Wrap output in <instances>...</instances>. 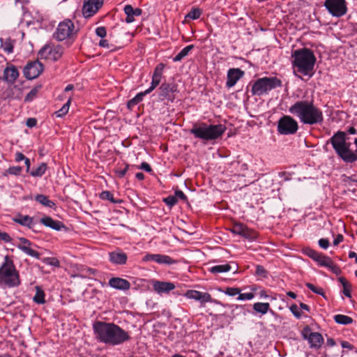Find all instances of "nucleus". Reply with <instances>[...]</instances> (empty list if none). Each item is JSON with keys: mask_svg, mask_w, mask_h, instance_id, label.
<instances>
[{"mask_svg": "<svg viewBox=\"0 0 357 357\" xmlns=\"http://www.w3.org/2000/svg\"><path fill=\"white\" fill-rule=\"evenodd\" d=\"M289 112L305 125H321L324 121L323 112L312 100L296 101L289 108Z\"/></svg>", "mask_w": 357, "mask_h": 357, "instance_id": "nucleus-1", "label": "nucleus"}, {"mask_svg": "<svg viewBox=\"0 0 357 357\" xmlns=\"http://www.w3.org/2000/svg\"><path fill=\"white\" fill-rule=\"evenodd\" d=\"M344 131L338 130L327 141L331 144L337 158L346 165H352L357 161V137L354 138V143L356 150L351 149V143Z\"/></svg>", "mask_w": 357, "mask_h": 357, "instance_id": "nucleus-2", "label": "nucleus"}, {"mask_svg": "<svg viewBox=\"0 0 357 357\" xmlns=\"http://www.w3.org/2000/svg\"><path fill=\"white\" fill-rule=\"evenodd\" d=\"M93 328L96 338L101 342L116 345L129 338L128 333L113 323L97 321L93 323Z\"/></svg>", "mask_w": 357, "mask_h": 357, "instance_id": "nucleus-3", "label": "nucleus"}, {"mask_svg": "<svg viewBox=\"0 0 357 357\" xmlns=\"http://www.w3.org/2000/svg\"><path fill=\"white\" fill-rule=\"evenodd\" d=\"M291 58L292 66L298 73L312 77L317 61L313 50L307 47L296 50L292 52Z\"/></svg>", "mask_w": 357, "mask_h": 357, "instance_id": "nucleus-4", "label": "nucleus"}, {"mask_svg": "<svg viewBox=\"0 0 357 357\" xmlns=\"http://www.w3.org/2000/svg\"><path fill=\"white\" fill-rule=\"evenodd\" d=\"M226 130L227 127L221 123L213 125L206 122H198L193 124L190 133L195 138L208 142L220 138Z\"/></svg>", "mask_w": 357, "mask_h": 357, "instance_id": "nucleus-5", "label": "nucleus"}, {"mask_svg": "<svg viewBox=\"0 0 357 357\" xmlns=\"http://www.w3.org/2000/svg\"><path fill=\"white\" fill-rule=\"evenodd\" d=\"M20 284V273L17 270L13 260L9 256L6 255L4 261L0 266V287L15 288L18 287Z\"/></svg>", "mask_w": 357, "mask_h": 357, "instance_id": "nucleus-6", "label": "nucleus"}, {"mask_svg": "<svg viewBox=\"0 0 357 357\" xmlns=\"http://www.w3.org/2000/svg\"><path fill=\"white\" fill-rule=\"evenodd\" d=\"M282 82L277 77H264L253 82L251 87L252 96H262L278 87H282Z\"/></svg>", "mask_w": 357, "mask_h": 357, "instance_id": "nucleus-7", "label": "nucleus"}, {"mask_svg": "<svg viewBox=\"0 0 357 357\" xmlns=\"http://www.w3.org/2000/svg\"><path fill=\"white\" fill-rule=\"evenodd\" d=\"M298 130V123L291 116L283 115L278 121L277 131L280 135H294Z\"/></svg>", "mask_w": 357, "mask_h": 357, "instance_id": "nucleus-8", "label": "nucleus"}, {"mask_svg": "<svg viewBox=\"0 0 357 357\" xmlns=\"http://www.w3.org/2000/svg\"><path fill=\"white\" fill-rule=\"evenodd\" d=\"M158 98L161 101L167 100L174 102L176 99L175 93L179 92L178 85L174 82H164L158 89Z\"/></svg>", "mask_w": 357, "mask_h": 357, "instance_id": "nucleus-9", "label": "nucleus"}, {"mask_svg": "<svg viewBox=\"0 0 357 357\" xmlns=\"http://www.w3.org/2000/svg\"><path fill=\"white\" fill-rule=\"evenodd\" d=\"M324 6L331 15L336 17L343 16L347 11L345 0H326Z\"/></svg>", "mask_w": 357, "mask_h": 357, "instance_id": "nucleus-10", "label": "nucleus"}, {"mask_svg": "<svg viewBox=\"0 0 357 357\" xmlns=\"http://www.w3.org/2000/svg\"><path fill=\"white\" fill-rule=\"evenodd\" d=\"M74 29V23L70 20H66L59 24L53 37L58 41L64 40L73 35Z\"/></svg>", "mask_w": 357, "mask_h": 357, "instance_id": "nucleus-11", "label": "nucleus"}, {"mask_svg": "<svg viewBox=\"0 0 357 357\" xmlns=\"http://www.w3.org/2000/svg\"><path fill=\"white\" fill-rule=\"evenodd\" d=\"M43 70V65L38 60L30 61L24 68V75L27 79H33L37 78Z\"/></svg>", "mask_w": 357, "mask_h": 357, "instance_id": "nucleus-12", "label": "nucleus"}, {"mask_svg": "<svg viewBox=\"0 0 357 357\" xmlns=\"http://www.w3.org/2000/svg\"><path fill=\"white\" fill-rule=\"evenodd\" d=\"M19 241L20 243L17 245L18 249L32 257L38 259H40V253L33 248V247H36L35 244L24 237H20Z\"/></svg>", "mask_w": 357, "mask_h": 357, "instance_id": "nucleus-13", "label": "nucleus"}, {"mask_svg": "<svg viewBox=\"0 0 357 357\" xmlns=\"http://www.w3.org/2000/svg\"><path fill=\"white\" fill-rule=\"evenodd\" d=\"M245 75V72L238 68H229L227 73V81L225 86L230 89L240 80Z\"/></svg>", "mask_w": 357, "mask_h": 357, "instance_id": "nucleus-14", "label": "nucleus"}, {"mask_svg": "<svg viewBox=\"0 0 357 357\" xmlns=\"http://www.w3.org/2000/svg\"><path fill=\"white\" fill-rule=\"evenodd\" d=\"M165 68V64L163 63H160L155 66L152 75L151 86L145 91V93H151L160 84Z\"/></svg>", "mask_w": 357, "mask_h": 357, "instance_id": "nucleus-15", "label": "nucleus"}, {"mask_svg": "<svg viewBox=\"0 0 357 357\" xmlns=\"http://www.w3.org/2000/svg\"><path fill=\"white\" fill-rule=\"evenodd\" d=\"M229 230L233 234L239 235L247 239H253L255 238V233L253 231L241 222H235Z\"/></svg>", "mask_w": 357, "mask_h": 357, "instance_id": "nucleus-16", "label": "nucleus"}, {"mask_svg": "<svg viewBox=\"0 0 357 357\" xmlns=\"http://www.w3.org/2000/svg\"><path fill=\"white\" fill-rule=\"evenodd\" d=\"M184 296L187 298L199 301L202 305H204L205 303L211 301V296L208 292H201L197 290L190 289L186 291Z\"/></svg>", "mask_w": 357, "mask_h": 357, "instance_id": "nucleus-17", "label": "nucleus"}, {"mask_svg": "<svg viewBox=\"0 0 357 357\" xmlns=\"http://www.w3.org/2000/svg\"><path fill=\"white\" fill-rule=\"evenodd\" d=\"M151 284L153 289L159 294H168L175 289V284L171 282L153 280Z\"/></svg>", "mask_w": 357, "mask_h": 357, "instance_id": "nucleus-18", "label": "nucleus"}, {"mask_svg": "<svg viewBox=\"0 0 357 357\" xmlns=\"http://www.w3.org/2000/svg\"><path fill=\"white\" fill-rule=\"evenodd\" d=\"M103 0H98L97 2H84L82 8L83 15L86 18L95 15L102 6Z\"/></svg>", "mask_w": 357, "mask_h": 357, "instance_id": "nucleus-19", "label": "nucleus"}, {"mask_svg": "<svg viewBox=\"0 0 357 357\" xmlns=\"http://www.w3.org/2000/svg\"><path fill=\"white\" fill-rule=\"evenodd\" d=\"M109 261L116 265H123L126 264L127 255L120 249L109 252Z\"/></svg>", "mask_w": 357, "mask_h": 357, "instance_id": "nucleus-20", "label": "nucleus"}, {"mask_svg": "<svg viewBox=\"0 0 357 357\" xmlns=\"http://www.w3.org/2000/svg\"><path fill=\"white\" fill-rule=\"evenodd\" d=\"M13 222H15L22 226L26 227L29 229L34 231L33 228H34L36 223L33 221V217H30L28 215H24L21 213H17L13 218Z\"/></svg>", "mask_w": 357, "mask_h": 357, "instance_id": "nucleus-21", "label": "nucleus"}, {"mask_svg": "<svg viewBox=\"0 0 357 357\" xmlns=\"http://www.w3.org/2000/svg\"><path fill=\"white\" fill-rule=\"evenodd\" d=\"M302 252L316 261L319 266H321V261H324L327 257L326 255H324L310 247L303 248L302 249Z\"/></svg>", "mask_w": 357, "mask_h": 357, "instance_id": "nucleus-22", "label": "nucleus"}, {"mask_svg": "<svg viewBox=\"0 0 357 357\" xmlns=\"http://www.w3.org/2000/svg\"><path fill=\"white\" fill-rule=\"evenodd\" d=\"M40 221L45 227H50L56 231H61L63 228H66L65 225L62 222L55 220L50 216L43 217Z\"/></svg>", "mask_w": 357, "mask_h": 357, "instance_id": "nucleus-23", "label": "nucleus"}, {"mask_svg": "<svg viewBox=\"0 0 357 357\" xmlns=\"http://www.w3.org/2000/svg\"><path fill=\"white\" fill-rule=\"evenodd\" d=\"M109 285L116 289L128 290L130 287V282L121 278H112L109 280Z\"/></svg>", "mask_w": 357, "mask_h": 357, "instance_id": "nucleus-24", "label": "nucleus"}, {"mask_svg": "<svg viewBox=\"0 0 357 357\" xmlns=\"http://www.w3.org/2000/svg\"><path fill=\"white\" fill-rule=\"evenodd\" d=\"M307 341L310 344V348L319 349L324 344V339L321 333L318 332H314L310 335Z\"/></svg>", "mask_w": 357, "mask_h": 357, "instance_id": "nucleus-25", "label": "nucleus"}, {"mask_svg": "<svg viewBox=\"0 0 357 357\" xmlns=\"http://www.w3.org/2000/svg\"><path fill=\"white\" fill-rule=\"evenodd\" d=\"M19 76V72L16 67L11 66L7 67L3 71V79L10 84H13Z\"/></svg>", "mask_w": 357, "mask_h": 357, "instance_id": "nucleus-26", "label": "nucleus"}, {"mask_svg": "<svg viewBox=\"0 0 357 357\" xmlns=\"http://www.w3.org/2000/svg\"><path fill=\"white\" fill-rule=\"evenodd\" d=\"M323 267L328 268L334 274L338 275L342 273L340 268L334 264L331 258L329 257H326L324 261H321V266Z\"/></svg>", "mask_w": 357, "mask_h": 357, "instance_id": "nucleus-27", "label": "nucleus"}, {"mask_svg": "<svg viewBox=\"0 0 357 357\" xmlns=\"http://www.w3.org/2000/svg\"><path fill=\"white\" fill-rule=\"evenodd\" d=\"M15 40L10 38H0L1 47L8 54L13 52Z\"/></svg>", "mask_w": 357, "mask_h": 357, "instance_id": "nucleus-28", "label": "nucleus"}, {"mask_svg": "<svg viewBox=\"0 0 357 357\" xmlns=\"http://www.w3.org/2000/svg\"><path fill=\"white\" fill-rule=\"evenodd\" d=\"M232 269V266L229 263L221 265H215L208 268V271L213 274L229 272Z\"/></svg>", "mask_w": 357, "mask_h": 357, "instance_id": "nucleus-29", "label": "nucleus"}, {"mask_svg": "<svg viewBox=\"0 0 357 357\" xmlns=\"http://www.w3.org/2000/svg\"><path fill=\"white\" fill-rule=\"evenodd\" d=\"M155 262L158 264L172 265L177 264L178 261L166 255L156 254Z\"/></svg>", "mask_w": 357, "mask_h": 357, "instance_id": "nucleus-30", "label": "nucleus"}, {"mask_svg": "<svg viewBox=\"0 0 357 357\" xmlns=\"http://www.w3.org/2000/svg\"><path fill=\"white\" fill-rule=\"evenodd\" d=\"M35 200L44 206L53 208L55 206V203L50 200L49 197L45 195L38 194L35 197Z\"/></svg>", "mask_w": 357, "mask_h": 357, "instance_id": "nucleus-31", "label": "nucleus"}, {"mask_svg": "<svg viewBox=\"0 0 357 357\" xmlns=\"http://www.w3.org/2000/svg\"><path fill=\"white\" fill-rule=\"evenodd\" d=\"M253 310L255 314H265L270 310V304L268 303L257 302L253 304Z\"/></svg>", "mask_w": 357, "mask_h": 357, "instance_id": "nucleus-32", "label": "nucleus"}, {"mask_svg": "<svg viewBox=\"0 0 357 357\" xmlns=\"http://www.w3.org/2000/svg\"><path fill=\"white\" fill-rule=\"evenodd\" d=\"M49 59H52L54 61H58L61 58L63 54V47L61 45H56L54 47H50Z\"/></svg>", "mask_w": 357, "mask_h": 357, "instance_id": "nucleus-33", "label": "nucleus"}, {"mask_svg": "<svg viewBox=\"0 0 357 357\" xmlns=\"http://www.w3.org/2000/svg\"><path fill=\"white\" fill-rule=\"evenodd\" d=\"M36 294L33 298V301L37 304H44L45 303V294L40 286H36Z\"/></svg>", "mask_w": 357, "mask_h": 357, "instance_id": "nucleus-34", "label": "nucleus"}, {"mask_svg": "<svg viewBox=\"0 0 357 357\" xmlns=\"http://www.w3.org/2000/svg\"><path fill=\"white\" fill-rule=\"evenodd\" d=\"M337 280L343 286V290H342L343 294L348 298H351V284L344 277L338 278Z\"/></svg>", "mask_w": 357, "mask_h": 357, "instance_id": "nucleus-35", "label": "nucleus"}, {"mask_svg": "<svg viewBox=\"0 0 357 357\" xmlns=\"http://www.w3.org/2000/svg\"><path fill=\"white\" fill-rule=\"evenodd\" d=\"M335 323L341 325H349L354 322V319L347 315L338 314L333 317Z\"/></svg>", "mask_w": 357, "mask_h": 357, "instance_id": "nucleus-36", "label": "nucleus"}, {"mask_svg": "<svg viewBox=\"0 0 357 357\" xmlns=\"http://www.w3.org/2000/svg\"><path fill=\"white\" fill-rule=\"evenodd\" d=\"M22 167L20 166H13L10 167L8 169L4 170L2 172L3 177H8V175H14L18 176L21 175L22 172Z\"/></svg>", "mask_w": 357, "mask_h": 357, "instance_id": "nucleus-37", "label": "nucleus"}, {"mask_svg": "<svg viewBox=\"0 0 357 357\" xmlns=\"http://www.w3.org/2000/svg\"><path fill=\"white\" fill-rule=\"evenodd\" d=\"M195 47L194 45H190L185 47L181 52L173 58L174 62L181 61L184 57L187 56L189 52Z\"/></svg>", "mask_w": 357, "mask_h": 357, "instance_id": "nucleus-38", "label": "nucleus"}, {"mask_svg": "<svg viewBox=\"0 0 357 357\" xmlns=\"http://www.w3.org/2000/svg\"><path fill=\"white\" fill-rule=\"evenodd\" d=\"M123 10L126 17L125 19H122V21L128 24L134 22V8L131 5H126Z\"/></svg>", "mask_w": 357, "mask_h": 357, "instance_id": "nucleus-39", "label": "nucleus"}, {"mask_svg": "<svg viewBox=\"0 0 357 357\" xmlns=\"http://www.w3.org/2000/svg\"><path fill=\"white\" fill-rule=\"evenodd\" d=\"M203 13V10L197 7H192L190 12L185 15V20H195L199 19Z\"/></svg>", "mask_w": 357, "mask_h": 357, "instance_id": "nucleus-40", "label": "nucleus"}, {"mask_svg": "<svg viewBox=\"0 0 357 357\" xmlns=\"http://www.w3.org/2000/svg\"><path fill=\"white\" fill-rule=\"evenodd\" d=\"M72 96H70L68 97L67 102L63 105V107L54 112V114L56 117H63L68 112Z\"/></svg>", "mask_w": 357, "mask_h": 357, "instance_id": "nucleus-41", "label": "nucleus"}, {"mask_svg": "<svg viewBox=\"0 0 357 357\" xmlns=\"http://www.w3.org/2000/svg\"><path fill=\"white\" fill-rule=\"evenodd\" d=\"M46 169L47 164L42 162L36 169L30 172V175L33 177H41L45 173Z\"/></svg>", "mask_w": 357, "mask_h": 357, "instance_id": "nucleus-42", "label": "nucleus"}, {"mask_svg": "<svg viewBox=\"0 0 357 357\" xmlns=\"http://www.w3.org/2000/svg\"><path fill=\"white\" fill-rule=\"evenodd\" d=\"M305 286L310 289L313 293L321 296L323 298L326 299V294L324 290L321 287H317L310 282H306Z\"/></svg>", "mask_w": 357, "mask_h": 357, "instance_id": "nucleus-43", "label": "nucleus"}, {"mask_svg": "<svg viewBox=\"0 0 357 357\" xmlns=\"http://www.w3.org/2000/svg\"><path fill=\"white\" fill-rule=\"evenodd\" d=\"M255 275L266 279L268 278L269 273L262 265L257 264L256 266Z\"/></svg>", "mask_w": 357, "mask_h": 357, "instance_id": "nucleus-44", "label": "nucleus"}, {"mask_svg": "<svg viewBox=\"0 0 357 357\" xmlns=\"http://www.w3.org/2000/svg\"><path fill=\"white\" fill-rule=\"evenodd\" d=\"M42 261L47 264L54 267L60 266V261L56 257H45L42 259Z\"/></svg>", "mask_w": 357, "mask_h": 357, "instance_id": "nucleus-45", "label": "nucleus"}, {"mask_svg": "<svg viewBox=\"0 0 357 357\" xmlns=\"http://www.w3.org/2000/svg\"><path fill=\"white\" fill-rule=\"evenodd\" d=\"M50 47L51 46L49 45H44L38 52V56L40 58V59H49L50 57V54H49V52H50Z\"/></svg>", "mask_w": 357, "mask_h": 357, "instance_id": "nucleus-46", "label": "nucleus"}, {"mask_svg": "<svg viewBox=\"0 0 357 357\" xmlns=\"http://www.w3.org/2000/svg\"><path fill=\"white\" fill-rule=\"evenodd\" d=\"M162 201L169 208H172L178 203V199L175 195H169L167 197L163 198Z\"/></svg>", "mask_w": 357, "mask_h": 357, "instance_id": "nucleus-47", "label": "nucleus"}, {"mask_svg": "<svg viewBox=\"0 0 357 357\" xmlns=\"http://www.w3.org/2000/svg\"><path fill=\"white\" fill-rule=\"evenodd\" d=\"M241 291V289L238 287H226L225 289L222 290L225 294L229 296H234L238 295Z\"/></svg>", "mask_w": 357, "mask_h": 357, "instance_id": "nucleus-48", "label": "nucleus"}, {"mask_svg": "<svg viewBox=\"0 0 357 357\" xmlns=\"http://www.w3.org/2000/svg\"><path fill=\"white\" fill-rule=\"evenodd\" d=\"M100 198L102 200H109L112 203H116V202L114 199L113 195L107 190L102 191L100 194Z\"/></svg>", "mask_w": 357, "mask_h": 357, "instance_id": "nucleus-49", "label": "nucleus"}, {"mask_svg": "<svg viewBox=\"0 0 357 357\" xmlns=\"http://www.w3.org/2000/svg\"><path fill=\"white\" fill-rule=\"evenodd\" d=\"M38 90L36 87L33 88L25 96L24 101L25 102H31L33 100V98L36 97V94L38 93Z\"/></svg>", "mask_w": 357, "mask_h": 357, "instance_id": "nucleus-50", "label": "nucleus"}, {"mask_svg": "<svg viewBox=\"0 0 357 357\" xmlns=\"http://www.w3.org/2000/svg\"><path fill=\"white\" fill-rule=\"evenodd\" d=\"M289 310L291 312L294 314V316L297 318L300 319L302 316L301 312L298 310V307L296 304H292L289 307Z\"/></svg>", "mask_w": 357, "mask_h": 357, "instance_id": "nucleus-51", "label": "nucleus"}, {"mask_svg": "<svg viewBox=\"0 0 357 357\" xmlns=\"http://www.w3.org/2000/svg\"><path fill=\"white\" fill-rule=\"evenodd\" d=\"M255 297V294L252 292L250 293H244L241 294V292L238 294V296L237 297V300L238 301H245V300H251Z\"/></svg>", "mask_w": 357, "mask_h": 357, "instance_id": "nucleus-52", "label": "nucleus"}, {"mask_svg": "<svg viewBox=\"0 0 357 357\" xmlns=\"http://www.w3.org/2000/svg\"><path fill=\"white\" fill-rule=\"evenodd\" d=\"M313 333L314 332H312L311 328L308 325H307L302 330L301 335L304 340H307L309 339L310 335Z\"/></svg>", "mask_w": 357, "mask_h": 357, "instance_id": "nucleus-53", "label": "nucleus"}, {"mask_svg": "<svg viewBox=\"0 0 357 357\" xmlns=\"http://www.w3.org/2000/svg\"><path fill=\"white\" fill-rule=\"evenodd\" d=\"M137 168L144 170L148 173H151L153 172V169L150 165L146 162H142V164L139 166H137Z\"/></svg>", "mask_w": 357, "mask_h": 357, "instance_id": "nucleus-54", "label": "nucleus"}, {"mask_svg": "<svg viewBox=\"0 0 357 357\" xmlns=\"http://www.w3.org/2000/svg\"><path fill=\"white\" fill-rule=\"evenodd\" d=\"M96 34L101 38H105L107 35L106 28L105 26H99L96 28Z\"/></svg>", "mask_w": 357, "mask_h": 357, "instance_id": "nucleus-55", "label": "nucleus"}, {"mask_svg": "<svg viewBox=\"0 0 357 357\" xmlns=\"http://www.w3.org/2000/svg\"><path fill=\"white\" fill-rule=\"evenodd\" d=\"M320 248L326 250L328 248L330 243L328 238H320L318 241Z\"/></svg>", "mask_w": 357, "mask_h": 357, "instance_id": "nucleus-56", "label": "nucleus"}, {"mask_svg": "<svg viewBox=\"0 0 357 357\" xmlns=\"http://www.w3.org/2000/svg\"><path fill=\"white\" fill-rule=\"evenodd\" d=\"M175 197L178 198H179L180 199H181L182 201L185 202H188V197L187 196L184 194V192L180 190H176L175 191Z\"/></svg>", "mask_w": 357, "mask_h": 357, "instance_id": "nucleus-57", "label": "nucleus"}, {"mask_svg": "<svg viewBox=\"0 0 357 357\" xmlns=\"http://www.w3.org/2000/svg\"><path fill=\"white\" fill-rule=\"evenodd\" d=\"M155 257H156V254H149V253H147L146 255H145L143 258H142V261H155Z\"/></svg>", "mask_w": 357, "mask_h": 357, "instance_id": "nucleus-58", "label": "nucleus"}, {"mask_svg": "<svg viewBox=\"0 0 357 357\" xmlns=\"http://www.w3.org/2000/svg\"><path fill=\"white\" fill-rule=\"evenodd\" d=\"M340 344L343 349H348L349 350H354L355 349V347L353 344L345 340L341 341Z\"/></svg>", "mask_w": 357, "mask_h": 357, "instance_id": "nucleus-59", "label": "nucleus"}, {"mask_svg": "<svg viewBox=\"0 0 357 357\" xmlns=\"http://www.w3.org/2000/svg\"><path fill=\"white\" fill-rule=\"evenodd\" d=\"M37 124V120L35 118H29L26 120V125L29 128L35 127Z\"/></svg>", "mask_w": 357, "mask_h": 357, "instance_id": "nucleus-60", "label": "nucleus"}, {"mask_svg": "<svg viewBox=\"0 0 357 357\" xmlns=\"http://www.w3.org/2000/svg\"><path fill=\"white\" fill-rule=\"evenodd\" d=\"M344 240V236L342 234H337L336 236V237L335 238V239L333 240V245L336 246L337 245L340 243L342 242Z\"/></svg>", "mask_w": 357, "mask_h": 357, "instance_id": "nucleus-61", "label": "nucleus"}, {"mask_svg": "<svg viewBox=\"0 0 357 357\" xmlns=\"http://www.w3.org/2000/svg\"><path fill=\"white\" fill-rule=\"evenodd\" d=\"M25 158H26L25 157V155L22 153L17 152L15 153V159L16 162H20V161H22L23 160H25Z\"/></svg>", "mask_w": 357, "mask_h": 357, "instance_id": "nucleus-62", "label": "nucleus"}, {"mask_svg": "<svg viewBox=\"0 0 357 357\" xmlns=\"http://www.w3.org/2000/svg\"><path fill=\"white\" fill-rule=\"evenodd\" d=\"M146 94V93H145V91H144V92L139 93L137 95H135V105L139 103V102H141L143 100V97Z\"/></svg>", "mask_w": 357, "mask_h": 357, "instance_id": "nucleus-63", "label": "nucleus"}, {"mask_svg": "<svg viewBox=\"0 0 357 357\" xmlns=\"http://www.w3.org/2000/svg\"><path fill=\"white\" fill-rule=\"evenodd\" d=\"M99 46L102 47L109 48V45L107 40L102 38L99 42Z\"/></svg>", "mask_w": 357, "mask_h": 357, "instance_id": "nucleus-64", "label": "nucleus"}]
</instances>
